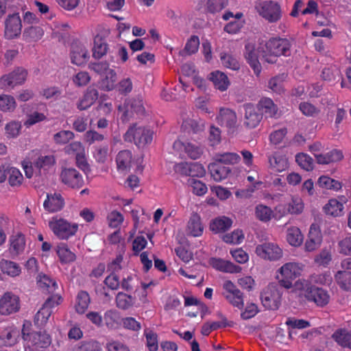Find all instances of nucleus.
I'll return each mask as SVG.
<instances>
[{"label": "nucleus", "instance_id": "4be33fe9", "mask_svg": "<svg viewBox=\"0 0 351 351\" xmlns=\"http://www.w3.org/2000/svg\"><path fill=\"white\" fill-rule=\"evenodd\" d=\"M208 170L211 176L217 182H219L226 178L232 171L229 167L223 165L219 162H215L210 164L208 166Z\"/></svg>", "mask_w": 351, "mask_h": 351}, {"label": "nucleus", "instance_id": "de8ad7c7", "mask_svg": "<svg viewBox=\"0 0 351 351\" xmlns=\"http://www.w3.org/2000/svg\"><path fill=\"white\" fill-rule=\"evenodd\" d=\"M343 208V204L335 199H331L324 206L323 209L326 215L338 216Z\"/></svg>", "mask_w": 351, "mask_h": 351}, {"label": "nucleus", "instance_id": "1a4fd4ad", "mask_svg": "<svg viewBox=\"0 0 351 351\" xmlns=\"http://www.w3.org/2000/svg\"><path fill=\"white\" fill-rule=\"evenodd\" d=\"M27 72L25 69L18 68L8 75L0 79V86L3 88H13L20 85L26 80Z\"/></svg>", "mask_w": 351, "mask_h": 351}, {"label": "nucleus", "instance_id": "338daca9", "mask_svg": "<svg viewBox=\"0 0 351 351\" xmlns=\"http://www.w3.org/2000/svg\"><path fill=\"white\" fill-rule=\"evenodd\" d=\"M199 45V38L197 36H192L187 41L184 51L188 54L191 55L197 51Z\"/></svg>", "mask_w": 351, "mask_h": 351}, {"label": "nucleus", "instance_id": "c756f323", "mask_svg": "<svg viewBox=\"0 0 351 351\" xmlns=\"http://www.w3.org/2000/svg\"><path fill=\"white\" fill-rule=\"evenodd\" d=\"M0 267L3 274L11 277L18 276L21 272V267L18 263L5 259L1 261Z\"/></svg>", "mask_w": 351, "mask_h": 351}, {"label": "nucleus", "instance_id": "864d4df0", "mask_svg": "<svg viewBox=\"0 0 351 351\" xmlns=\"http://www.w3.org/2000/svg\"><path fill=\"white\" fill-rule=\"evenodd\" d=\"M295 160L298 164L306 171H311L313 169V159L308 155L300 153L295 156Z\"/></svg>", "mask_w": 351, "mask_h": 351}, {"label": "nucleus", "instance_id": "423d86ee", "mask_svg": "<svg viewBox=\"0 0 351 351\" xmlns=\"http://www.w3.org/2000/svg\"><path fill=\"white\" fill-rule=\"evenodd\" d=\"M282 292L276 285H269L261 294L263 305L269 310H277L280 304Z\"/></svg>", "mask_w": 351, "mask_h": 351}, {"label": "nucleus", "instance_id": "f3484780", "mask_svg": "<svg viewBox=\"0 0 351 351\" xmlns=\"http://www.w3.org/2000/svg\"><path fill=\"white\" fill-rule=\"evenodd\" d=\"M183 147L186 154L191 159L195 160L199 158L204 152V147L198 144L193 143H182L181 141H176L173 144V148L179 149Z\"/></svg>", "mask_w": 351, "mask_h": 351}, {"label": "nucleus", "instance_id": "8fccbe9b", "mask_svg": "<svg viewBox=\"0 0 351 351\" xmlns=\"http://www.w3.org/2000/svg\"><path fill=\"white\" fill-rule=\"evenodd\" d=\"M75 308L77 313L84 314L88 308V293L86 291H80L76 298Z\"/></svg>", "mask_w": 351, "mask_h": 351}, {"label": "nucleus", "instance_id": "603ef678", "mask_svg": "<svg viewBox=\"0 0 351 351\" xmlns=\"http://www.w3.org/2000/svg\"><path fill=\"white\" fill-rule=\"evenodd\" d=\"M8 178L10 184L12 186L21 185L23 180V176L21 171L17 168L13 167H9Z\"/></svg>", "mask_w": 351, "mask_h": 351}, {"label": "nucleus", "instance_id": "09e8293b", "mask_svg": "<svg viewBox=\"0 0 351 351\" xmlns=\"http://www.w3.org/2000/svg\"><path fill=\"white\" fill-rule=\"evenodd\" d=\"M221 121L230 130H234L237 123L236 113L230 109H226L221 112Z\"/></svg>", "mask_w": 351, "mask_h": 351}, {"label": "nucleus", "instance_id": "6e6552de", "mask_svg": "<svg viewBox=\"0 0 351 351\" xmlns=\"http://www.w3.org/2000/svg\"><path fill=\"white\" fill-rule=\"evenodd\" d=\"M87 51L79 38H73L71 44L70 57L71 62L77 66H82L86 63Z\"/></svg>", "mask_w": 351, "mask_h": 351}, {"label": "nucleus", "instance_id": "4468645a", "mask_svg": "<svg viewBox=\"0 0 351 351\" xmlns=\"http://www.w3.org/2000/svg\"><path fill=\"white\" fill-rule=\"evenodd\" d=\"M226 292L223 293L225 298L234 306L241 309L243 307V293L231 281H227L223 285Z\"/></svg>", "mask_w": 351, "mask_h": 351}, {"label": "nucleus", "instance_id": "052dcab7", "mask_svg": "<svg viewBox=\"0 0 351 351\" xmlns=\"http://www.w3.org/2000/svg\"><path fill=\"white\" fill-rule=\"evenodd\" d=\"M108 145H101L95 147L93 152V158L99 163H104L108 157Z\"/></svg>", "mask_w": 351, "mask_h": 351}, {"label": "nucleus", "instance_id": "c85d7f7f", "mask_svg": "<svg viewBox=\"0 0 351 351\" xmlns=\"http://www.w3.org/2000/svg\"><path fill=\"white\" fill-rule=\"evenodd\" d=\"M317 162L322 165H328L331 162H335L343 158L341 152L334 149L326 154H315Z\"/></svg>", "mask_w": 351, "mask_h": 351}, {"label": "nucleus", "instance_id": "c03bdc74", "mask_svg": "<svg viewBox=\"0 0 351 351\" xmlns=\"http://www.w3.org/2000/svg\"><path fill=\"white\" fill-rule=\"evenodd\" d=\"M56 252L62 263L73 262L75 258V254L64 244L58 245Z\"/></svg>", "mask_w": 351, "mask_h": 351}, {"label": "nucleus", "instance_id": "69168bd1", "mask_svg": "<svg viewBox=\"0 0 351 351\" xmlns=\"http://www.w3.org/2000/svg\"><path fill=\"white\" fill-rule=\"evenodd\" d=\"M46 119L47 116L44 113L34 112L27 116L24 125L26 127H30L36 123L45 121Z\"/></svg>", "mask_w": 351, "mask_h": 351}, {"label": "nucleus", "instance_id": "9d476101", "mask_svg": "<svg viewBox=\"0 0 351 351\" xmlns=\"http://www.w3.org/2000/svg\"><path fill=\"white\" fill-rule=\"evenodd\" d=\"M304 296L308 301L313 302L320 307L328 304L330 300V296L326 290L315 285L308 288L306 293H304Z\"/></svg>", "mask_w": 351, "mask_h": 351}, {"label": "nucleus", "instance_id": "ea45409f", "mask_svg": "<svg viewBox=\"0 0 351 351\" xmlns=\"http://www.w3.org/2000/svg\"><path fill=\"white\" fill-rule=\"evenodd\" d=\"M332 339L341 346L351 349V332L346 330H338L332 335Z\"/></svg>", "mask_w": 351, "mask_h": 351}, {"label": "nucleus", "instance_id": "bf43d9fd", "mask_svg": "<svg viewBox=\"0 0 351 351\" xmlns=\"http://www.w3.org/2000/svg\"><path fill=\"white\" fill-rule=\"evenodd\" d=\"M116 302L118 308L125 310L132 305V298L126 293L119 292L117 295Z\"/></svg>", "mask_w": 351, "mask_h": 351}, {"label": "nucleus", "instance_id": "79ce46f5", "mask_svg": "<svg viewBox=\"0 0 351 351\" xmlns=\"http://www.w3.org/2000/svg\"><path fill=\"white\" fill-rule=\"evenodd\" d=\"M104 323L109 328H117L121 324L119 313L115 310H108L104 314Z\"/></svg>", "mask_w": 351, "mask_h": 351}, {"label": "nucleus", "instance_id": "37998d69", "mask_svg": "<svg viewBox=\"0 0 351 351\" xmlns=\"http://www.w3.org/2000/svg\"><path fill=\"white\" fill-rule=\"evenodd\" d=\"M287 240L293 246H299L303 241V236L300 229L297 227H291L287 230Z\"/></svg>", "mask_w": 351, "mask_h": 351}, {"label": "nucleus", "instance_id": "e2e57ef3", "mask_svg": "<svg viewBox=\"0 0 351 351\" xmlns=\"http://www.w3.org/2000/svg\"><path fill=\"white\" fill-rule=\"evenodd\" d=\"M64 151L66 154L75 155L76 157L78 154H84L85 152V149L80 142L75 141L65 146Z\"/></svg>", "mask_w": 351, "mask_h": 351}, {"label": "nucleus", "instance_id": "9b49d317", "mask_svg": "<svg viewBox=\"0 0 351 351\" xmlns=\"http://www.w3.org/2000/svg\"><path fill=\"white\" fill-rule=\"evenodd\" d=\"M257 255L264 259L276 261L282 256V250L276 245L272 243H265L258 245L256 247Z\"/></svg>", "mask_w": 351, "mask_h": 351}, {"label": "nucleus", "instance_id": "3c124183", "mask_svg": "<svg viewBox=\"0 0 351 351\" xmlns=\"http://www.w3.org/2000/svg\"><path fill=\"white\" fill-rule=\"evenodd\" d=\"M16 104L14 98L10 95H0V110L12 112L16 108Z\"/></svg>", "mask_w": 351, "mask_h": 351}, {"label": "nucleus", "instance_id": "2eb2a0df", "mask_svg": "<svg viewBox=\"0 0 351 351\" xmlns=\"http://www.w3.org/2000/svg\"><path fill=\"white\" fill-rule=\"evenodd\" d=\"M62 181L72 188H80L83 183L82 176L74 169H65L61 173Z\"/></svg>", "mask_w": 351, "mask_h": 351}, {"label": "nucleus", "instance_id": "680f3d73", "mask_svg": "<svg viewBox=\"0 0 351 351\" xmlns=\"http://www.w3.org/2000/svg\"><path fill=\"white\" fill-rule=\"evenodd\" d=\"M187 183L193 188V192L197 195H202L207 191L206 184L195 178H189Z\"/></svg>", "mask_w": 351, "mask_h": 351}, {"label": "nucleus", "instance_id": "cd10ccee", "mask_svg": "<svg viewBox=\"0 0 351 351\" xmlns=\"http://www.w3.org/2000/svg\"><path fill=\"white\" fill-rule=\"evenodd\" d=\"M37 284L41 289L49 293H53L58 287V285L53 279L42 274L37 277Z\"/></svg>", "mask_w": 351, "mask_h": 351}, {"label": "nucleus", "instance_id": "7c9ffc66", "mask_svg": "<svg viewBox=\"0 0 351 351\" xmlns=\"http://www.w3.org/2000/svg\"><path fill=\"white\" fill-rule=\"evenodd\" d=\"M210 80L213 82L215 86L221 91L226 90L230 84L227 75L219 71L211 73Z\"/></svg>", "mask_w": 351, "mask_h": 351}, {"label": "nucleus", "instance_id": "6ab92c4d", "mask_svg": "<svg viewBox=\"0 0 351 351\" xmlns=\"http://www.w3.org/2000/svg\"><path fill=\"white\" fill-rule=\"evenodd\" d=\"M64 205V202L62 197L58 193L48 194L43 204L45 209L50 213L60 210Z\"/></svg>", "mask_w": 351, "mask_h": 351}, {"label": "nucleus", "instance_id": "f03ea898", "mask_svg": "<svg viewBox=\"0 0 351 351\" xmlns=\"http://www.w3.org/2000/svg\"><path fill=\"white\" fill-rule=\"evenodd\" d=\"M48 226L53 234L59 239L67 240L74 236L78 230V224L56 215L48 220Z\"/></svg>", "mask_w": 351, "mask_h": 351}, {"label": "nucleus", "instance_id": "4d7b16f0", "mask_svg": "<svg viewBox=\"0 0 351 351\" xmlns=\"http://www.w3.org/2000/svg\"><path fill=\"white\" fill-rule=\"evenodd\" d=\"M220 59L223 65L232 70H239L240 65L237 60L232 55L226 53L220 54Z\"/></svg>", "mask_w": 351, "mask_h": 351}, {"label": "nucleus", "instance_id": "e433bc0d", "mask_svg": "<svg viewBox=\"0 0 351 351\" xmlns=\"http://www.w3.org/2000/svg\"><path fill=\"white\" fill-rule=\"evenodd\" d=\"M262 114H265L266 117H274L277 113L278 108L274 101L269 98H263L258 104Z\"/></svg>", "mask_w": 351, "mask_h": 351}, {"label": "nucleus", "instance_id": "774afa93", "mask_svg": "<svg viewBox=\"0 0 351 351\" xmlns=\"http://www.w3.org/2000/svg\"><path fill=\"white\" fill-rule=\"evenodd\" d=\"M339 252L346 256L351 255V236H348L338 243Z\"/></svg>", "mask_w": 351, "mask_h": 351}, {"label": "nucleus", "instance_id": "c9c22d12", "mask_svg": "<svg viewBox=\"0 0 351 351\" xmlns=\"http://www.w3.org/2000/svg\"><path fill=\"white\" fill-rule=\"evenodd\" d=\"M270 167L276 172H281L288 167V160L285 156L280 154H274L269 158Z\"/></svg>", "mask_w": 351, "mask_h": 351}, {"label": "nucleus", "instance_id": "aec40b11", "mask_svg": "<svg viewBox=\"0 0 351 351\" xmlns=\"http://www.w3.org/2000/svg\"><path fill=\"white\" fill-rule=\"evenodd\" d=\"M21 332L19 329L10 327L4 330L0 335V347L12 346L19 339Z\"/></svg>", "mask_w": 351, "mask_h": 351}, {"label": "nucleus", "instance_id": "0e129e2a", "mask_svg": "<svg viewBox=\"0 0 351 351\" xmlns=\"http://www.w3.org/2000/svg\"><path fill=\"white\" fill-rule=\"evenodd\" d=\"M243 239V234L241 230H236L231 233L223 235L222 239L227 243H239Z\"/></svg>", "mask_w": 351, "mask_h": 351}, {"label": "nucleus", "instance_id": "a19ab883", "mask_svg": "<svg viewBox=\"0 0 351 351\" xmlns=\"http://www.w3.org/2000/svg\"><path fill=\"white\" fill-rule=\"evenodd\" d=\"M280 274L282 277L295 279L299 274V267L295 263H288L285 264L280 269Z\"/></svg>", "mask_w": 351, "mask_h": 351}, {"label": "nucleus", "instance_id": "39448f33", "mask_svg": "<svg viewBox=\"0 0 351 351\" xmlns=\"http://www.w3.org/2000/svg\"><path fill=\"white\" fill-rule=\"evenodd\" d=\"M24 328L22 330L23 339L27 347L36 350L47 348L51 344V338L45 332H32L26 333Z\"/></svg>", "mask_w": 351, "mask_h": 351}, {"label": "nucleus", "instance_id": "13d9d810", "mask_svg": "<svg viewBox=\"0 0 351 351\" xmlns=\"http://www.w3.org/2000/svg\"><path fill=\"white\" fill-rule=\"evenodd\" d=\"M21 123L19 121H11L5 125V134L8 138H16L17 137L21 130Z\"/></svg>", "mask_w": 351, "mask_h": 351}, {"label": "nucleus", "instance_id": "f8f14e48", "mask_svg": "<svg viewBox=\"0 0 351 351\" xmlns=\"http://www.w3.org/2000/svg\"><path fill=\"white\" fill-rule=\"evenodd\" d=\"M25 235L20 232H14L9 238L8 252L11 258H16L22 254L25 249Z\"/></svg>", "mask_w": 351, "mask_h": 351}, {"label": "nucleus", "instance_id": "58836bf2", "mask_svg": "<svg viewBox=\"0 0 351 351\" xmlns=\"http://www.w3.org/2000/svg\"><path fill=\"white\" fill-rule=\"evenodd\" d=\"M335 278L341 289L346 291L351 290V271H339Z\"/></svg>", "mask_w": 351, "mask_h": 351}, {"label": "nucleus", "instance_id": "dca6fc26", "mask_svg": "<svg viewBox=\"0 0 351 351\" xmlns=\"http://www.w3.org/2000/svg\"><path fill=\"white\" fill-rule=\"evenodd\" d=\"M322 241V236L320 230L315 224H312L305 243V250L308 252L314 251L319 247Z\"/></svg>", "mask_w": 351, "mask_h": 351}, {"label": "nucleus", "instance_id": "f704fd0d", "mask_svg": "<svg viewBox=\"0 0 351 351\" xmlns=\"http://www.w3.org/2000/svg\"><path fill=\"white\" fill-rule=\"evenodd\" d=\"M116 162L119 170L129 169L131 167L132 153L129 150L119 152L117 156Z\"/></svg>", "mask_w": 351, "mask_h": 351}, {"label": "nucleus", "instance_id": "b1692460", "mask_svg": "<svg viewBox=\"0 0 351 351\" xmlns=\"http://www.w3.org/2000/svg\"><path fill=\"white\" fill-rule=\"evenodd\" d=\"M93 43V57L95 59H100L106 54L108 50V44L105 37L99 34L95 36Z\"/></svg>", "mask_w": 351, "mask_h": 351}, {"label": "nucleus", "instance_id": "ddd939ff", "mask_svg": "<svg viewBox=\"0 0 351 351\" xmlns=\"http://www.w3.org/2000/svg\"><path fill=\"white\" fill-rule=\"evenodd\" d=\"M22 23L19 14L9 15L5 23V36L8 39L18 37L21 32Z\"/></svg>", "mask_w": 351, "mask_h": 351}, {"label": "nucleus", "instance_id": "473e14b6", "mask_svg": "<svg viewBox=\"0 0 351 351\" xmlns=\"http://www.w3.org/2000/svg\"><path fill=\"white\" fill-rule=\"evenodd\" d=\"M45 31L41 26H31L25 29L23 32V38L28 42H36L40 40Z\"/></svg>", "mask_w": 351, "mask_h": 351}, {"label": "nucleus", "instance_id": "7ed1b4c3", "mask_svg": "<svg viewBox=\"0 0 351 351\" xmlns=\"http://www.w3.org/2000/svg\"><path fill=\"white\" fill-rule=\"evenodd\" d=\"M154 132L150 129L143 126H138L136 123L129 128L124 134V140L132 143L134 141L138 147H144L151 143Z\"/></svg>", "mask_w": 351, "mask_h": 351}, {"label": "nucleus", "instance_id": "5701e85b", "mask_svg": "<svg viewBox=\"0 0 351 351\" xmlns=\"http://www.w3.org/2000/svg\"><path fill=\"white\" fill-rule=\"evenodd\" d=\"M125 111L122 115V120L124 121L130 112H135L138 114H143L145 108L143 105V100L139 97H133L125 102Z\"/></svg>", "mask_w": 351, "mask_h": 351}, {"label": "nucleus", "instance_id": "393cba45", "mask_svg": "<svg viewBox=\"0 0 351 351\" xmlns=\"http://www.w3.org/2000/svg\"><path fill=\"white\" fill-rule=\"evenodd\" d=\"M232 225V220L226 216H221L212 220L210 230L215 233L224 232L228 230Z\"/></svg>", "mask_w": 351, "mask_h": 351}, {"label": "nucleus", "instance_id": "49530a36", "mask_svg": "<svg viewBox=\"0 0 351 351\" xmlns=\"http://www.w3.org/2000/svg\"><path fill=\"white\" fill-rule=\"evenodd\" d=\"M240 160V156L231 152H226L223 154H217L215 156V162L224 165H234L237 163Z\"/></svg>", "mask_w": 351, "mask_h": 351}, {"label": "nucleus", "instance_id": "20e7f679", "mask_svg": "<svg viewBox=\"0 0 351 351\" xmlns=\"http://www.w3.org/2000/svg\"><path fill=\"white\" fill-rule=\"evenodd\" d=\"M256 8L258 14L269 23L278 22L282 16V10L278 3L274 1L260 2Z\"/></svg>", "mask_w": 351, "mask_h": 351}, {"label": "nucleus", "instance_id": "72a5a7b5", "mask_svg": "<svg viewBox=\"0 0 351 351\" xmlns=\"http://www.w3.org/2000/svg\"><path fill=\"white\" fill-rule=\"evenodd\" d=\"M49 302H45L42 308L37 312L34 317L35 324L38 327L43 326L51 316L53 311L49 309Z\"/></svg>", "mask_w": 351, "mask_h": 351}, {"label": "nucleus", "instance_id": "2f4dec72", "mask_svg": "<svg viewBox=\"0 0 351 351\" xmlns=\"http://www.w3.org/2000/svg\"><path fill=\"white\" fill-rule=\"evenodd\" d=\"M105 74V77L99 82V85L102 90L109 91L114 89L117 80V76L113 69L108 70Z\"/></svg>", "mask_w": 351, "mask_h": 351}, {"label": "nucleus", "instance_id": "5fc2aeb1", "mask_svg": "<svg viewBox=\"0 0 351 351\" xmlns=\"http://www.w3.org/2000/svg\"><path fill=\"white\" fill-rule=\"evenodd\" d=\"M228 0H208L206 3L207 11L215 14L225 8L228 5Z\"/></svg>", "mask_w": 351, "mask_h": 351}, {"label": "nucleus", "instance_id": "0eeeda50", "mask_svg": "<svg viewBox=\"0 0 351 351\" xmlns=\"http://www.w3.org/2000/svg\"><path fill=\"white\" fill-rule=\"evenodd\" d=\"M20 309V299L12 292L5 293L0 298V314L8 315Z\"/></svg>", "mask_w": 351, "mask_h": 351}, {"label": "nucleus", "instance_id": "4c0bfd02", "mask_svg": "<svg viewBox=\"0 0 351 351\" xmlns=\"http://www.w3.org/2000/svg\"><path fill=\"white\" fill-rule=\"evenodd\" d=\"M188 230L189 234L193 237H199L203 232V226L201 219L197 214H194L190 218L188 223Z\"/></svg>", "mask_w": 351, "mask_h": 351}, {"label": "nucleus", "instance_id": "a211bd4d", "mask_svg": "<svg viewBox=\"0 0 351 351\" xmlns=\"http://www.w3.org/2000/svg\"><path fill=\"white\" fill-rule=\"evenodd\" d=\"M245 122L244 124L248 128H254L260 123L262 114L257 112L253 105L247 104L244 106Z\"/></svg>", "mask_w": 351, "mask_h": 351}, {"label": "nucleus", "instance_id": "f257e3e1", "mask_svg": "<svg viewBox=\"0 0 351 351\" xmlns=\"http://www.w3.org/2000/svg\"><path fill=\"white\" fill-rule=\"evenodd\" d=\"M291 44L286 38H273L258 48V52L261 53L265 60L271 64L277 61V57L280 56H289L291 51Z\"/></svg>", "mask_w": 351, "mask_h": 351}, {"label": "nucleus", "instance_id": "a878e982", "mask_svg": "<svg viewBox=\"0 0 351 351\" xmlns=\"http://www.w3.org/2000/svg\"><path fill=\"white\" fill-rule=\"evenodd\" d=\"M56 158L52 154L40 155L34 162V165L41 173V171H46L51 169L56 165Z\"/></svg>", "mask_w": 351, "mask_h": 351}, {"label": "nucleus", "instance_id": "6e6d98bb", "mask_svg": "<svg viewBox=\"0 0 351 351\" xmlns=\"http://www.w3.org/2000/svg\"><path fill=\"white\" fill-rule=\"evenodd\" d=\"M74 138V134L70 130H61L53 135V139L56 144L64 145Z\"/></svg>", "mask_w": 351, "mask_h": 351}, {"label": "nucleus", "instance_id": "412c9836", "mask_svg": "<svg viewBox=\"0 0 351 351\" xmlns=\"http://www.w3.org/2000/svg\"><path fill=\"white\" fill-rule=\"evenodd\" d=\"M245 58L250 66L253 69L254 73L258 75L261 72V64L258 60V56L255 52V46L253 43H247L245 46Z\"/></svg>", "mask_w": 351, "mask_h": 351}, {"label": "nucleus", "instance_id": "a18cd8bd", "mask_svg": "<svg viewBox=\"0 0 351 351\" xmlns=\"http://www.w3.org/2000/svg\"><path fill=\"white\" fill-rule=\"evenodd\" d=\"M317 185L322 188L335 191L341 188V182L326 176H322L318 179Z\"/></svg>", "mask_w": 351, "mask_h": 351}, {"label": "nucleus", "instance_id": "bb28decb", "mask_svg": "<svg viewBox=\"0 0 351 351\" xmlns=\"http://www.w3.org/2000/svg\"><path fill=\"white\" fill-rule=\"evenodd\" d=\"M204 125L201 119H189L183 121L182 128L188 133L199 134L204 131Z\"/></svg>", "mask_w": 351, "mask_h": 351}]
</instances>
